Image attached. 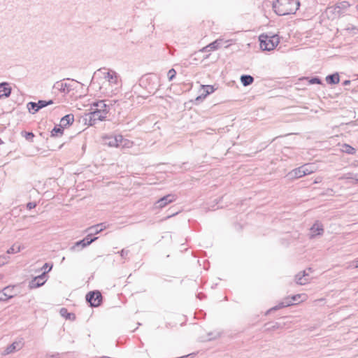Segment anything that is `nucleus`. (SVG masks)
<instances>
[{
	"label": "nucleus",
	"instance_id": "2f4dec72",
	"mask_svg": "<svg viewBox=\"0 0 358 358\" xmlns=\"http://www.w3.org/2000/svg\"><path fill=\"white\" fill-rule=\"evenodd\" d=\"M17 345V343L14 342L11 345H10L9 346H8L6 348V349L5 350V354L6 355H8V354H10L13 352L15 351L16 350V345Z\"/></svg>",
	"mask_w": 358,
	"mask_h": 358
},
{
	"label": "nucleus",
	"instance_id": "393cba45",
	"mask_svg": "<svg viewBox=\"0 0 358 358\" xmlns=\"http://www.w3.org/2000/svg\"><path fill=\"white\" fill-rule=\"evenodd\" d=\"M305 176L313 173L315 170V167L313 164H306L303 165Z\"/></svg>",
	"mask_w": 358,
	"mask_h": 358
},
{
	"label": "nucleus",
	"instance_id": "c9c22d12",
	"mask_svg": "<svg viewBox=\"0 0 358 358\" xmlns=\"http://www.w3.org/2000/svg\"><path fill=\"white\" fill-rule=\"evenodd\" d=\"M176 71L173 69H170L168 72V77L169 80H172L173 78L176 76Z\"/></svg>",
	"mask_w": 358,
	"mask_h": 358
},
{
	"label": "nucleus",
	"instance_id": "423d86ee",
	"mask_svg": "<svg viewBox=\"0 0 358 358\" xmlns=\"http://www.w3.org/2000/svg\"><path fill=\"white\" fill-rule=\"evenodd\" d=\"M53 103L52 100L49 101H44V100H40L37 103L30 101L27 104V108L29 113L34 114L36 112H38L40 109L48 106L49 105H51Z\"/></svg>",
	"mask_w": 358,
	"mask_h": 358
},
{
	"label": "nucleus",
	"instance_id": "1a4fd4ad",
	"mask_svg": "<svg viewBox=\"0 0 358 358\" xmlns=\"http://www.w3.org/2000/svg\"><path fill=\"white\" fill-rule=\"evenodd\" d=\"M176 200V196L175 194H167L161 199H158L155 203V208H163L169 203H171Z\"/></svg>",
	"mask_w": 358,
	"mask_h": 358
},
{
	"label": "nucleus",
	"instance_id": "9b49d317",
	"mask_svg": "<svg viewBox=\"0 0 358 358\" xmlns=\"http://www.w3.org/2000/svg\"><path fill=\"white\" fill-rule=\"evenodd\" d=\"M350 5L348 1H343L338 3L334 7L329 8V9H331L334 14L341 15L350 7Z\"/></svg>",
	"mask_w": 358,
	"mask_h": 358
},
{
	"label": "nucleus",
	"instance_id": "a878e982",
	"mask_svg": "<svg viewBox=\"0 0 358 358\" xmlns=\"http://www.w3.org/2000/svg\"><path fill=\"white\" fill-rule=\"evenodd\" d=\"M339 179H352L355 181V183H358V173L353 174L351 173H348L340 177Z\"/></svg>",
	"mask_w": 358,
	"mask_h": 358
},
{
	"label": "nucleus",
	"instance_id": "6ab92c4d",
	"mask_svg": "<svg viewBox=\"0 0 358 358\" xmlns=\"http://www.w3.org/2000/svg\"><path fill=\"white\" fill-rule=\"evenodd\" d=\"M303 166L296 168L289 173V176L292 178H299L305 176Z\"/></svg>",
	"mask_w": 358,
	"mask_h": 358
},
{
	"label": "nucleus",
	"instance_id": "f8f14e48",
	"mask_svg": "<svg viewBox=\"0 0 358 358\" xmlns=\"http://www.w3.org/2000/svg\"><path fill=\"white\" fill-rule=\"evenodd\" d=\"M229 41H224L222 38H218L215 41L210 43L206 47L203 48L201 51V52H208V51H213L220 48L223 43H228Z\"/></svg>",
	"mask_w": 358,
	"mask_h": 358
},
{
	"label": "nucleus",
	"instance_id": "dca6fc26",
	"mask_svg": "<svg viewBox=\"0 0 358 358\" xmlns=\"http://www.w3.org/2000/svg\"><path fill=\"white\" fill-rule=\"evenodd\" d=\"M74 121V116L72 114H68L64 116L60 120L59 126L61 127H66L70 124H71Z\"/></svg>",
	"mask_w": 358,
	"mask_h": 358
},
{
	"label": "nucleus",
	"instance_id": "f257e3e1",
	"mask_svg": "<svg viewBox=\"0 0 358 358\" xmlns=\"http://www.w3.org/2000/svg\"><path fill=\"white\" fill-rule=\"evenodd\" d=\"M103 79L100 90L104 89L103 92L108 96L116 94L122 85L119 75L113 70H108L103 73Z\"/></svg>",
	"mask_w": 358,
	"mask_h": 358
},
{
	"label": "nucleus",
	"instance_id": "72a5a7b5",
	"mask_svg": "<svg viewBox=\"0 0 358 358\" xmlns=\"http://www.w3.org/2000/svg\"><path fill=\"white\" fill-rule=\"evenodd\" d=\"M9 256L3 255L0 256V266L6 264L9 261Z\"/></svg>",
	"mask_w": 358,
	"mask_h": 358
},
{
	"label": "nucleus",
	"instance_id": "4be33fe9",
	"mask_svg": "<svg viewBox=\"0 0 358 358\" xmlns=\"http://www.w3.org/2000/svg\"><path fill=\"white\" fill-rule=\"evenodd\" d=\"M92 107L96 110L101 111V110H108V106L105 103L104 101L101 100L99 101L94 102L92 104Z\"/></svg>",
	"mask_w": 358,
	"mask_h": 358
},
{
	"label": "nucleus",
	"instance_id": "39448f33",
	"mask_svg": "<svg viewBox=\"0 0 358 358\" xmlns=\"http://www.w3.org/2000/svg\"><path fill=\"white\" fill-rule=\"evenodd\" d=\"M90 237L91 234H88L83 240L77 241L70 248V250L72 252L80 251L82 249L90 245L92 242L95 241L98 238L97 237H94L93 238Z\"/></svg>",
	"mask_w": 358,
	"mask_h": 358
},
{
	"label": "nucleus",
	"instance_id": "4468645a",
	"mask_svg": "<svg viewBox=\"0 0 358 358\" xmlns=\"http://www.w3.org/2000/svg\"><path fill=\"white\" fill-rule=\"evenodd\" d=\"M54 88L64 93H69L72 89L71 85L70 84L62 81L57 82L54 85Z\"/></svg>",
	"mask_w": 358,
	"mask_h": 358
},
{
	"label": "nucleus",
	"instance_id": "412c9836",
	"mask_svg": "<svg viewBox=\"0 0 358 358\" xmlns=\"http://www.w3.org/2000/svg\"><path fill=\"white\" fill-rule=\"evenodd\" d=\"M12 288L10 287H5L1 292H0V301H7L9 299L13 297L12 294H7V291L11 290Z\"/></svg>",
	"mask_w": 358,
	"mask_h": 358
},
{
	"label": "nucleus",
	"instance_id": "9d476101",
	"mask_svg": "<svg viewBox=\"0 0 358 358\" xmlns=\"http://www.w3.org/2000/svg\"><path fill=\"white\" fill-rule=\"evenodd\" d=\"M121 141H122V135L106 136L103 138V144L109 147L119 148V143Z\"/></svg>",
	"mask_w": 358,
	"mask_h": 358
},
{
	"label": "nucleus",
	"instance_id": "f704fd0d",
	"mask_svg": "<svg viewBox=\"0 0 358 358\" xmlns=\"http://www.w3.org/2000/svg\"><path fill=\"white\" fill-rule=\"evenodd\" d=\"M23 136L26 138V140L29 141H32L33 138L34 137V134L32 132H22Z\"/></svg>",
	"mask_w": 358,
	"mask_h": 358
},
{
	"label": "nucleus",
	"instance_id": "37998d69",
	"mask_svg": "<svg viewBox=\"0 0 358 358\" xmlns=\"http://www.w3.org/2000/svg\"><path fill=\"white\" fill-rule=\"evenodd\" d=\"M350 83V80H346L343 83V85H348Z\"/></svg>",
	"mask_w": 358,
	"mask_h": 358
},
{
	"label": "nucleus",
	"instance_id": "79ce46f5",
	"mask_svg": "<svg viewBox=\"0 0 358 358\" xmlns=\"http://www.w3.org/2000/svg\"><path fill=\"white\" fill-rule=\"evenodd\" d=\"M280 327V324L276 322L271 327H269L268 329L274 330V329H278Z\"/></svg>",
	"mask_w": 358,
	"mask_h": 358
},
{
	"label": "nucleus",
	"instance_id": "f03ea898",
	"mask_svg": "<svg viewBox=\"0 0 358 358\" xmlns=\"http://www.w3.org/2000/svg\"><path fill=\"white\" fill-rule=\"evenodd\" d=\"M299 6V0H275L273 3L274 12L280 16L294 14Z\"/></svg>",
	"mask_w": 358,
	"mask_h": 358
},
{
	"label": "nucleus",
	"instance_id": "20e7f679",
	"mask_svg": "<svg viewBox=\"0 0 358 358\" xmlns=\"http://www.w3.org/2000/svg\"><path fill=\"white\" fill-rule=\"evenodd\" d=\"M260 48L263 50L270 51L273 50L279 43V38L278 35L268 36V35L262 34L259 36Z\"/></svg>",
	"mask_w": 358,
	"mask_h": 358
},
{
	"label": "nucleus",
	"instance_id": "bb28decb",
	"mask_svg": "<svg viewBox=\"0 0 358 358\" xmlns=\"http://www.w3.org/2000/svg\"><path fill=\"white\" fill-rule=\"evenodd\" d=\"M63 127L55 126L51 131L52 136H57L63 134Z\"/></svg>",
	"mask_w": 358,
	"mask_h": 358
},
{
	"label": "nucleus",
	"instance_id": "5701e85b",
	"mask_svg": "<svg viewBox=\"0 0 358 358\" xmlns=\"http://www.w3.org/2000/svg\"><path fill=\"white\" fill-rule=\"evenodd\" d=\"M254 81V78L250 75H243L241 76V82L243 86H248Z\"/></svg>",
	"mask_w": 358,
	"mask_h": 358
},
{
	"label": "nucleus",
	"instance_id": "2eb2a0df",
	"mask_svg": "<svg viewBox=\"0 0 358 358\" xmlns=\"http://www.w3.org/2000/svg\"><path fill=\"white\" fill-rule=\"evenodd\" d=\"M307 276H308V273L306 270L298 273L295 277L296 283L301 285L307 284L308 282Z\"/></svg>",
	"mask_w": 358,
	"mask_h": 358
},
{
	"label": "nucleus",
	"instance_id": "f3484780",
	"mask_svg": "<svg viewBox=\"0 0 358 358\" xmlns=\"http://www.w3.org/2000/svg\"><path fill=\"white\" fill-rule=\"evenodd\" d=\"M11 93V89L7 83H0V98L8 97Z\"/></svg>",
	"mask_w": 358,
	"mask_h": 358
},
{
	"label": "nucleus",
	"instance_id": "4c0bfd02",
	"mask_svg": "<svg viewBox=\"0 0 358 358\" xmlns=\"http://www.w3.org/2000/svg\"><path fill=\"white\" fill-rule=\"evenodd\" d=\"M52 268V264L49 265L48 263H45V264H44V265L41 268V270H43L44 271H46V273H47L48 272L51 271Z\"/></svg>",
	"mask_w": 358,
	"mask_h": 358
},
{
	"label": "nucleus",
	"instance_id": "c03bdc74",
	"mask_svg": "<svg viewBox=\"0 0 358 358\" xmlns=\"http://www.w3.org/2000/svg\"><path fill=\"white\" fill-rule=\"evenodd\" d=\"M355 268H358V259L356 262V265L355 266Z\"/></svg>",
	"mask_w": 358,
	"mask_h": 358
},
{
	"label": "nucleus",
	"instance_id": "aec40b11",
	"mask_svg": "<svg viewBox=\"0 0 358 358\" xmlns=\"http://www.w3.org/2000/svg\"><path fill=\"white\" fill-rule=\"evenodd\" d=\"M326 81L328 84L334 85L337 84L340 81L339 75L338 73H335L331 75H328L326 77Z\"/></svg>",
	"mask_w": 358,
	"mask_h": 358
},
{
	"label": "nucleus",
	"instance_id": "ddd939ff",
	"mask_svg": "<svg viewBox=\"0 0 358 358\" xmlns=\"http://www.w3.org/2000/svg\"><path fill=\"white\" fill-rule=\"evenodd\" d=\"M324 233V227L322 224L316 221L310 228V238H315L317 236H322Z\"/></svg>",
	"mask_w": 358,
	"mask_h": 358
},
{
	"label": "nucleus",
	"instance_id": "58836bf2",
	"mask_svg": "<svg viewBox=\"0 0 358 358\" xmlns=\"http://www.w3.org/2000/svg\"><path fill=\"white\" fill-rule=\"evenodd\" d=\"M129 251L125 249H122L121 251L118 252L122 258H126V257L129 255Z\"/></svg>",
	"mask_w": 358,
	"mask_h": 358
},
{
	"label": "nucleus",
	"instance_id": "473e14b6",
	"mask_svg": "<svg viewBox=\"0 0 358 358\" xmlns=\"http://www.w3.org/2000/svg\"><path fill=\"white\" fill-rule=\"evenodd\" d=\"M343 151L348 154H354L355 152V149L348 144H344L343 146Z\"/></svg>",
	"mask_w": 358,
	"mask_h": 358
},
{
	"label": "nucleus",
	"instance_id": "ea45409f",
	"mask_svg": "<svg viewBox=\"0 0 358 358\" xmlns=\"http://www.w3.org/2000/svg\"><path fill=\"white\" fill-rule=\"evenodd\" d=\"M300 298H301L300 294L294 295L292 297V299H290V301H292V304H293L294 302L298 301Z\"/></svg>",
	"mask_w": 358,
	"mask_h": 358
},
{
	"label": "nucleus",
	"instance_id": "6e6552de",
	"mask_svg": "<svg viewBox=\"0 0 358 358\" xmlns=\"http://www.w3.org/2000/svg\"><path fill=\"white\" fill-rule=\"evenodd\" d=\"M47 281L46 271H43L41 275L34 278L29 282V288L30 289H36L43 285Z\"/></svg>",
	"mask_w": 358,
	"mask_h": 358
},
{
	"label": "nucleus",
	"instance_id": "7ed1b4c3",
	"mask_svg": "<svg viewBox=\"0 0 358 358\" xmlns=\"http://www.w3.org/2000/svg\"><path fill=\"white\" fill-rule=\"evenodd\" d=\"M92 111L85 114V120L88 122L90 126L95 125L99 121H103L106 120L108 110H101L99 111L92 107L91 105Z\"/></svg>",
	"mask_w": 358,
	"mask_h": 358
},
{
	"label": "nucleus",
	"instance_id": "7c9ffc66",
	"mask_svg": "<svg viewBox=\"0 0 358 358\" xmlns=\"http://www.w3.org/2000/svg\"><path fill=\"white\" fill-rule=\"evenodd\" d=\"M204 96H207L213 93L215 91V88L213 85H203Z\"/></svg>",
	"mask_w": 358,
	"mask_h": 358
},
{
	"label": "nucleus",
	"instance_id": "c85d7f7f",
	"mask_svg": "<svg viewBox=\"0 0 358 358\" xmlns=\"http://www.w3.org/2000/svg\"><path fill=\"white\" fill-rule=\"evenodd\" d=\"M59 313H60V315L62 317H65L66 319H71V315L73 316V318L75 317L74 315L72 314V313H69L67 309L65 308H61Z\"/></svg>",
	"mask_w": 358,
	"mask_h": 358
},
{
	"label": "nucleus",
	"instance_id": "e433bc0d",
	"mask_svg": "<svg viewBox=\"0 0 358 358\" xmlns=\"http://www.w3.org/2000/svg\"><path fill=\"white\" fill-rule=\"evenodd\" d=\"M310 84H321L322 81L318 77H313L309 80Z\"/></svg>",
	"mask_w": 358,
	"mask_h": 358
},
{
	"label": "nucleus",
	"instance_id": "c756f323",
	"mask_svg": "<svg viewBox=\"0 0 358 358\" xmlns=\"http://www.w3.org/2000/svg\"><path fill=\"white\" fill-rule=\"evenodd\" d=\"M131 145L132 143L129 140L125 139L122 137V141L119 143V148H129Z\"/></svg>",
	"mask_w": 358,
	"mask_h": 358
},
{
	"label": "nucleus",
	"instance_id": "a211bd4d",
	"mask_svg": "<svg viewBox=\"0 0 358 358\" xmlns=\"http://www.w3.org/2000/svg\"><path fill=\"white\" fill-rule=\"evenodd\" d=\"M106 228V226L105 225V223H100L96 225H94L92 227H90L88 228V231H90L89 234L93 235V234H97L102 231L103 229Z\"/></svg>",
	"mask_w": 358,
	"mask_h": 358
},
{
	"label": "nucleus",
	"instance_id": "a19ab883",
	"mask_svg": "<svg viewBox=\"0 0 358 358\" xmlns=\"http://www.w3.org/2000/svg\"><path fill=\"white\" fill-rule=\"evenodd\" d=\"M36 206V204L34 202H29L27 204V208L29 209V210H31L34 208H35Z\"/></svg>",
	"mask_w": 358,
	"mask_h": 358
},
{
	"label": "nucleus",
	"instance_id": "cd10ccee",
	"mask_svg": "<svg viewBox=\"0 0 358 358\" xmlns=\"http://www.w3.org/2000/svg\"><path fill=\"white\" fill-rule=\"evenodd\" d=\"M21 249L22 248L20 245H17L16 244H14L7 250V254L17 253L20 252Z\"/></svg>",
	"mask_w": 358,
	"mask_h": 358
},
{
	"label": "nucleus",
	"instance_id": "a18cd8bd",
	"mask_svg": "<svg viewBox=\"0 0 358 358\" xmlns=\"http://www.w3.org/2000/svg\"><path fill=\"white\" fill-rule=\"evenodd\" d=\"M12 290H13V289L10 291H7V294H11Z\"/></svg>",
	"mask_w": 358,
	"mask_h": 358
},
{
	"label": "nucleus",
	"instance_id": "0eeeda50",
	"mask_svg": "<svg viewBox=\"0 0 358 358\" xmlns=\"http://www.w3.org/2000/svg\"><path fill=\"white\" fill-rule=\"evenodd\" d=\"M86 301L91 306L97 307L101 303L102 295L99 291L90 292L86 295Z\"/></svg>",
	"mask_w": 358,
	"mask_h": 358
},
{
	"label": "nucleus",
	"instance_id": "49530a36",
	"mask_svg": "<svg viewBox=\"0 0 358 358\" xmlns=\"http://www.w3.org/2000/svg\"><path fill=\"white\" fill-rule=\"evenodd\" d=\"M3 143V141L0 138V145H1Z\"/></svg>",
	"mask_w": 358,
	"mask_h": 358
},
{
	"label": "nucleus",
	"instance_id": "b1692460",
	"mask_svg": "<svg viewBox=\"0 0 358 358\" xmlns=\"http://www.w3.org/2000/svg\"><path fill=\"white\" fill-rule=\"evenodd\" d=\"M291 305H292V301H291L289 299H286L285 301H282V302L279 303L277 306L273 307L271 310H279L282 308L289 306Z\"/></svg>",
	"mask_w": 358,
	"mask_h": 358
}]
</instances>
